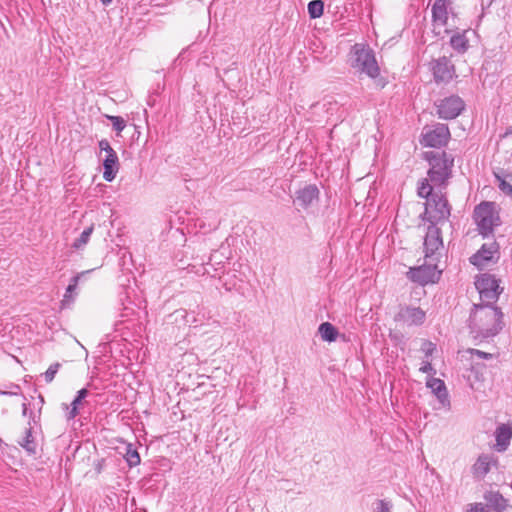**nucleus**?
Returning <instances> with one entry per match:
<instances>
[{
  "mask_svg": "<svg viewBox=\"0 0 512 512\" xmlns=\"http://www.w3.org/2000/svg\"><path fill=\"white\" fill-rule=\"evenodd\" d=\"M125 459L130 467L136 466L140 463V456L138 452L135 449H132L131 446L127 447Z\"/></svg>",
  "mask_w": 512,
  "mask_h": 512,
  "instance_id": "bb28decb",
  "label": "nucleus"
},
{
  "mask_svg": "<svg viewBox=\"0 0 512 512\" xmlns=\"http://www.w3.org/2000/svg\"><path fill=\"white\" fill-rule=\"evenodd\" d=\"M492 458L488 455L480 456L472 467L473 475L476 478H482L490 471L491 467L494 466Z\"/></svg>",
  "mask_w": 512,
  "mask_h": 512,
  "instance_id": "a211bd4d",
  "label": "nucleus"
},
{
  "mask_svg": "<svg viewBox=\"0 0 512 512\" xmlns=\"http://www.w3.org/2000/svg\"><path fill=\"white\" fill-rule=\"evenodd\" d=\"M497 253L498 245L495 241L485 243L482 245L481 249L470 258V261L473 265L483 269L495 261V255Z\"/></svg>",
  "mask_w": 512,
  "mask_h": 512,
  "instance_id": "9b49d317",
  "label": "nucleus"
},
{
  "mask_svg": "<svg viewBox=\"0 0 512 512\" xmlns=\"http://www.w3.org/2000/svg\"><path fill=\"white\" fill-rule=\"evenodd\" d=\"M503 313L498 307L488 304H475L470 315V329L474 338H489L503 328Z\"/></svg>",
  "mask_w": 512,
  "mask_h": 512,
  "instance_id": "f257e3e1",
  "label": "nucleus"
},
{
  "mask_svg": "<svg viewBox=\"0 0 512 512\" xmlns=\"http://www.w3.org/2000/svg\"><path fill=\"white\" fill-rule=\"evenodd\" d=\"M390 504L386 500H379L375 512H390Z\"/></svg>",
  "mask_w": 512,
  "mask_h": 512,
  "instance_id": "f704fd0d",
  "label": "nucleus"
},
{
  "mask_svg": "<svg viewBox=\"0 0 512 512\" xmlns=\"http://www.w3.org/2000/svg\"><path fill=\"white\" fill-rule=\"evenodd\" d=\"M436 350V346L434 343L423 340L421 344V351L424 353L426 357H429L433 354V352Z\"/></svg>",
  "mask_w": 512,
  "mask_h": 512,
  "instance_id": "7c9ffc66",
  "label": "nucleus"
},
{
  "mask_svg": "<svg viewBox=\"0 0 512 512\" xmlns=\"http://www.w3.org/2000/svg\"><path fill=\"white\" fill-rule=\"evenodd\" d=\"M438 261H432L431 259H425V263L417 268L410 269V278L414 282L420 284L435 283L438 281L441 270L437 267Z\"/></svg>",
  "mask_w": 512,
  "mask_h": 512,
  "instance_id": "6e6552de",
  "label": "nucleus"
},
{
  "mask_svg": "<svg viewBox=\"0 0 512 512\" xmlns=\"http://www.w3.org/2000/svg\"><path fill=\"white\" fill-rule=\"evenodd\" d=\"M108 119L112 122L114 130L118 133L122 132L126 127L125 120L120 116H108Z\"/></svg>",
  "mask_w": 512,
  "mask_h": 512,
  "instance_id": "cd10ccee",
  "label": "nucleus"
},
{
  "mask_svg": "<svg viewBox=\"0 0 512 512\" xmlns=\"http://www.w3.org/2000/svg\"><path fill=\"white\" fill-rule=\"evenodd\" d=\"M88 395V390L86 388H83L81 390L78 391V394L76 396V398L73 400V402L71 403V405H74V406H79V404L81 403V401Z\"/></svg>",
  "mask_w": 512,
  "mask_h": 512,
  "instance_id": "72a5a7b5",
  "label": "nucleus"
},
{
  "mask_svg": "<svg viewBox=\"0 0 512 512\" xmlns=\"http://www.w3.org/2000/svg\"><path fill=\"white\" fill-rule=\"evenodd\" d=\"M484 498L487 506L497 512H501L506 508L507 501L499 492L488 491L485 493Z\"/></svg>",
  "mask_w": 512,
  "mask_h": 512,
  "instance_id": "aec40b11",
  "label": "nucleus"
},
{
  "mask_svg": "<svg viewBox=\"0 0 512 512\" xmlns=\"http://www.w3.org/2000/svg\"><path fill=\"white\" fill-rule=\"evenodd\" d=\"M79 279L80 275H76L71 279L64 295V302L68 301L72 297V293L76 290Z\"/></svg>",
  "mask_w": 512,
  "mask_h": 512,
  "instance_id": "c85d7f7f",
  "label": "nucleus"
},
{
  "mask_svg": "<svg viewBox=\"0 0 512 512\" xmlns=\"http://www.w3.org/2000/svg\"><path fill=\"white\" fill-rule=\"evenodd\" d=\"M449 139L450 131L448 126L437 123L423 128L420 142L423 146L440 148L445 146Z\"/></svg>",
  "mask_w": 512,
  "mask_h": 512,
  "instance_id": "423d86ee",
  "label": "nucleus"
},
{
  "mask_svg": "<svg viewBox=\"0 0 512 512\" xmlns=\"http://www.w3.org/2000/svg\"><path fill=\"white\" fill-rule=\"evenodd\" d=\"M443 248V241L440 229L435 225H430L424 239L425 259L438 261L439 250Z\"/></svg>",
  "mask_w": 512,
  "mask_h": 512,
  "instance_id": "1a4fd4ad",
  "label": "nucleus"
},
{
  "mask_svg": "<svg viewBox=\"0 0 512 512\" xmlns=\"http://www.w3.org/2000/svg\"><path fill=\"white\" fill-rule=\"evenodd\" d=\"M425 214L431 222H441L450 216V206L443 195L434 193L426 202Z\"/></svg>",
  "mask_w": 512,
  "mask_h": 512,
  "instance_id": "0eeeda50",
  "label": "nucleus"
},
{
  "mask_svg": "<svg viewBox=\"0 0 512 512\" xmlns=\"http://www.w3.org/2000/svg\"><path fill=\"white\" fill-rule=\"evenodd\" d=\"M99 147L101 151H104L106 155H110V153H116L113 148L110 146L109 142L105 139L99 142Z\"/></svg>",
  "mask_w": 512,
  "mask_h": 512,
  "instance_id": "c9c22d12",
  "label": "nucleus"
},
{
  "mask_svg": "<svg viewBox=\"0 0 512 512\" xmlns=\"http://www.w3.org/2000/svg\"><path fill=\"white\" fill-rule=\"evenodd\" d=\"M103 5H108L112 2V0H101Z\"/></svg>",
  "mask_w": 512,
  "mask_h": 512,
  "instance_id": "37998d69",
  "label": "nucleus"
},
{
  "mask_svg": "<svg viewBox=\"0 0 512 512\" xmlns=\"http://www.w3.org/2000/svg\"><path fill=\"white\" fill-rule=\"evenodd\" d=\"M103 168V178L108 182L113 181L119 169L118 156L116 153H110V155L105 156Z\"/></svg>",
  "mask_w": 512,
  "mask_h": 512,
  "instance_id": "f3484780",
  "label": "nucleus"
},
{
  "mask_svg": "<svg viewBox=\"0 0 512 512\" xmlns=\"http://www.w3.org/2000/svg\"><path fill=\"white\" fill-rule=\"evenodd\" d=\"M475 287L478 290L481 304L493 305L502 292L499 281L490 274H481L475 280Z\"/></svg>",
  "mask_w": 512,
  "mask_h": 512,
  "instance_id": "39448f33",
  "label": "nucleus"
},
{
  "mask_svg": "<svg viewBox=\"0 0 512 512\" xmlns=\"http://www.w3.org/2000/svg\"><path fill=\"white\" fill-rule=\"evenodd\" d=\"M60 366H61L60 363H54V364L49 366V368L44 373V378H45V381L47 383H50V382L53 381L56 373L58 372V370L60 368Z\"/></svg>",
  "mask_w": 512,
  "mask_h": 512,
  "instance_id": "c756f323",
  "label": "nucleus"
},
{
  "mask_svg": "<svg viewBox=\"0 0 512 512\" xmlns=\"http://www.w3.org/2000/svg\"><path fill=\"white\" fill-rule=\"evenodd\" d=\"M468 352L472 355V357L476 356L479 359H493L494 355L491 353H486L478 349H469Z\"/></svg>",
  "mask_w": 512,
  "mask_h": 512,
  "instance_id": "2f4dec72",
  "label": "nucleus"
},
{
  "mask_svg": "<svg viewBox=\"0 0 512 512\" xmlns=\"http://www.w3.org/2000/svg\"><path fill=\"white\" fill-rule=\"evenodd\" d=\"M18 444L23 447L29 454L36 453L37 443L32 435L31 428L25 430L24 436L18 440Z\"/></svg>",
  "mask_w": 512,
  "mask_h": 512,
  "instance_id": "412c9836",
  "label": "nucleus"
},
{
  "mask_svg": "<svg viewBox=\"0 0 512 512\" xmlns=\"http://www.w3.org/2000/svg\"><path fill=\"white\" fill-rule=\"evenodd\" d=\"M425 158L430 164L428 171L430 182L434 186L445 184L450 176L453 158L449 157L445 152H426Z\"/></svg>",
  "mask_w": 512,
  "mask_h": 512,
  "instance_id": "f03ea898",
  "label": "nucleus"
},
{
  "mask_svg": "<svg viewBox=\"0 0 512 512\" xmlns=\"http://www.w3.org/2000/svg\"><path fill=\"white\" fill-rule=\"evenodd\" d=\"M433 75L436 81H449L454 74V68L449 58L440 57L433 62Z\"/></svg>",
  "mask_w": 512,
  "mask_h": 512,
  "instance_id": "2eb2a0df",
  "label": "nucleus"
},
{
  "mask_svg": "<svg viewBox=\"0 0 512 512\" xmlns=\"http://www.w3.org/2000/svg\"><path fill=\"white\" fill-rule=\"evenodd\" d=\"M478 367H479V363H475V364L472 365V373H474V371L476 372L475 379H477V380L479 379V377L477 375L478 372L476 371V369Z\"/></svg>",
  "mask_w": 512,
  "mask_h": 512,
  "instance_id": "ea45409f",
  "label": "nucleus"
},
{
  "mask_svg": "<svg viewBox=\"0 0 512 512\" xmlns=\"http://www.w3.org/2000/svg\"><path fill=\"white\" fill-rule=\"evenodd\" d=\"M93 225L89 226L88 228H86L82 233L81 235L79 236V238H77L74 243H73V247L76 248V249H79L81 247H83L84 245H86L89 241V238L93 232Z\"/></svg>",
  "mask_w": 512,
  "mask_h": 512,
  "instance_id": "393cba45",
  "label": "nucleus"
},
{
  "mask_svg": "<svg viewBox=\"0 0 512 512\" xmlns=\"http://www.w3.org/2000/svg\"><path fill=\"white\" fill-rule=\"evenodd\" d=\"M426 385L432 390L443 407L450 405L444 381L439 378L431 377L427 380Z\"/></svg>",
  "mask_w": 512,
  "mask_h": 512,
  "instance_id": "dca6fc26",
  "label": "nucleus"
},
{
  "mask_svg": "<svg viewBox=\"0 0 512 512\" xmlns=\"http://www.w3.org/2000/svg\"><path fill=\"white\" fill-rule=\"evenodd\" d=\"M437 107L440 118L453 119L464 109V102L458 96H450L441 100Z\"/></svg>",
  "mask_w": 512,
  "mask_h": 512,
  "instance_id": "9d476101",
  "label": "nucleus"
},
{
  "mask_svg": "<svg viewBox=\"0 0 512 512\" xmlns=\"http://www.w3.org/2000/svg\"><path fill=\"white\" fill-rule=\"evenodd\" d=\"M433 186L429 179H424L418 187V195L428 200L434 194L432 193Z\"/></svg>",
  "mask_w": 512,
  "mask_h": 512,
  "instance_id": "a878e982",
  "label": "nucleus"
},
{
  "mask_svg": "<svg viewBox=\"0 0 512 512\" xmlns=\"http://www.w3.org/2000/svg\"><path fill=\"white\" fill-rule=\"evenodd\" d=\"M419 370L422 373H427V374H432V375L436 374V370L433 368V366L431 365V363L429 361L423 362V364Z\"/></svg>",
  "mask_w": 512,
  "mask_h": 512,
  "instance_id": "e433bc0d",
  "label": "nucleus"
},
{
  "mask_svg": "<svg viewBox=\"0 0 512 512\" xmlns=\"http://www.w3.org/2000/svg\"><path fill=\"white\" fill-rule=\"evenodd\" d=\"M324 10V2L322 0H313L308 4V13L312 19L322 16Z\"/></svg>",
  "mask_w": 512,
  "mask_h": 512,
  "instance_id": "b1692460",
  "label": "nucleus"
},
{
  "mask_svg": "<svg viewBox=\"0 0 512 512\" xmlns=\"http://www.w3.org/2000/svg\"><path fill=\"white\" fill-rule=\"evenodd\" d=\"M319 190L315 185H306L295 192L294 204L298 208L307 209L318 199Z\"/></svg>",
  "mask_w": 512,
  "mask_h": 512,
  "instance_id": "ddd939ff",
  "label": "nucleus"
},
{
  "mask_svg": "<svg viewBox=\"0 0 512 512\" xmlns=\"http://www.w3.org/2000/svg\"><path fill=\"white\" fill-rule=\"evenodd\" d=\"M496 177L500 180L499 188H500L503 192H505V193H507V194H509V195H512V184H511V183H509V182H507V181H506V180H504V179H503V180H502V179H500V177H499L498 175H496Z\"/></svg>",
  "mask_w": 512,
  "mask_h": 512,
  "instance_id": "473e14b6",
  "label": "nucleus"
},
{
  "mask_svg": "<svg viewBox=\"0 0 512 512\" xmlns=\"http://www.w3.org/2000/svg\"><path fill=\"white\" fill-rule=\"evenodd\" d=\"M22 407H23L22 414H23V415H26V412H27V405H26L25 403H23Z\"/></svg>",
  "mask_w": 512,
  "mask_h": 512,
  "instance_id": "79ce46f5",
  "label": "nucleus"
},
{
  "mask_svg": "<svg viewBox=\"0 0 512 512\" xmlns=\"http://www.w3.org/2000/svg\"><path fill=\"white\" fill-rule=\"evenodd\" d=\"M394 320L405 325H421L425 320V312L419 307H402Z\"/></svg>",
  "mask_w": 512,
  "mask_h": 512,
  "instance_id": "f8f14e48",
  "label": "nucleus"
},
{
  "mask_svg": "<svg viewBox=\"0 0 512 512\" xmlns=\"http://www.w3.org/2000/svg\"><path fill=\"white\" fill-rule=\"evenodd\" d=\"M318 332L324 341L333 342L337 339L338 331L337 329L329 322L322 323Z\"/></svg>",
  "mask_w": 512,
  "mask_h": 512,
  "instance_id": "4be33fe9",
  "label": "nucleus"
},
{
  "mask_svg": "<svg viewBox=\"0 0 512 512\" xmlns=\"http://www.w3.org/2000/svg\"><path fill=\"white\" fill-rule=\"evenodd\" d=\"M352 67L358 71L375 78L379 75V67L374 53L363 44H355L351 52Z\"/></svg>",
  "mask_w": 512,
  "mask_h": 512,
  "instance_id": "20e7f679",
  "label": "nucleus"
},
{
  "mask_svg": "<svg viewBox=\"0 0 512 512\" xmlns=\"http://www.w3.org/2000/svg\"><path fill=\"white\" fill-rule=\"evenodd\" d=\"M467 512H489L487 507L484 506L482 503H475L471 505L470 509L467 510Z\"/></svg>",
  "mask_w": 512,
  "mask_h": 512,
  "instance_id": "4c0bfd02",
  "label": "nucleus"
},
{
  "mask_svg": "<svg viewBox=\"0 0 512 512\" xmlns=\"http://www.w3.org/2000/svg\"><path fill=\"white\" fill-rule=\"evenodd\" d=\"M512 135V125L507 128L506 132L502 135V137H508Z\"/></svg>",
  "mask_w": 512,
  "mask_h": 512,
  "instance_id": "a19ab883",
  "label": "nucleus"
},
{
  "mask_svg": "<svg viewBox=\"0 0 512 512\" xmlns=\"http://www.w3.org/2000/svg\"><path fill=\"white\" fill-rule=\"evenodd\" d=\"M450 44L455 50L465 52L468 48V39L466 38L465 33H457L451 37Z\"/></svg>",
  "mask_w": 512,
  "mask_h": 512,
  "instance_id": "5701e85b",
  "label": "nucleus"
},
{
  "mask_svg": "<svg viewBox=\"0 0 512 512\" xmlns=\"http://www.w3.org/2000/svg\"><path fill=\"white\" fill-rule=\"evenodd\" d=\"M77 414H78V407L74 406V405H71V409H70V411L67 414V418L68 419H73V418H75L77 416Z\"/></svg>",
  "mask_w": 512,
  "mask_h": 512,
  "instance_id": "58836bf2",
  "label": "nucleus"
},
{
  "mask_svg": "<svg viewBox=\"0 0 512 512\" xmlns=\"http://www.w3.org/2000/svg\"><path fill=\"white\" fill-rule=\"evenodd\" d=\"M474 219L481 235L488 237L500 225V216L494 203L482 202L474 210Z\"/></svg>",
  "mask_w": 512,
  "mask_h": 512,
  "instance_id": "7ed1b4c3",
  "label": "nucleus"
},
{
  "mask_svg": "<svg viewBox=\"0 0 512 512\" xmlns=\"http://www.w3.org/2000/svg\"><path fill=\"white\" fill-rule=\"evenodd\" d=\"M496 443L494 449L497 452H504L508 449L512 439V423L499 424L494 432Z\"/></svg>",
  "mask_w": 512,
  "mask_h": 512,
  "instance_id": "4468645a",
  "label": "nucleus"
},
{
  "mask_svg": "<svg viewBox=\"0 0 512 512\" xmlns=\"http://www.w3.org/2000/svg\"><path fill=\"white\" fill-rule=\"evenodd\" d=\"M448 0H435L432 6L433 21L445 25L448 19Z\"/></svg>",
  "mask_w": 512,
  "mask_h": 512,
  "instance_id": "6ab92c4d",
  "label": "nucleus"
}]
</instances>
